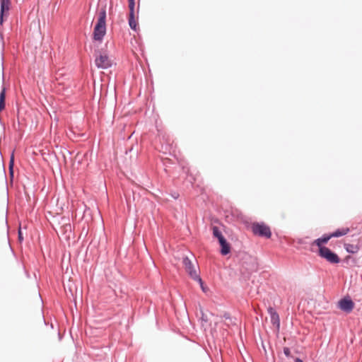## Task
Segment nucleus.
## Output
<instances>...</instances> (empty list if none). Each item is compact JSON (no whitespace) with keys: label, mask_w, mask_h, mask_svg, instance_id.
<instances>
[{"label":"nucleus","mask_w":362,"mask_h":362,"mask_svg":"<svg viewBox=\"0 0 362 362\" xmlns=\"http://www.w3.org/2000/svg\"><path fill=\"white\" fill-rule=\"evenodd\" d=\"M105 18V11H100L93 30V39L95 41H101L106 33Z\"/></svg>","instance_id":"obj_1"},{"label":"nucleus","mask_w":362,"mask_h":362,"mask_svg":"<svg viewBox=\"0 0 362 362\" xmlns=\"http://www.w3.org/2000/svg\"><path fill=\"white\" fill-rule=\"evenodd\" d=\"M182 264L185 266V269H186L187 272L189 274V275L193 279L197 280L199 282L202 290L204 291V288L202 285L203 284L202 280L197 274V271H196L192 261L187 257H185L182 259Z\"/></svg>","instance_id":"obj_2"},{"label":"nucleus","mask_w":362,"mask_h":362,"mask_svg":"<svg viewBox=\"0 0 362 362\" xmlns=\"http://www.w3.org/2000/svg\"><path fill=\"white\" fill-rule=\"evenodd\" d=\"M318 255L320 257L325 259L327 262L332 264H337L340 262L339 256L327 247H320Z\"/></svg>","instance_id":"obj_3"},{"label":"nucleus","mask_w":362,"mask_h":362,"mask_svg":"<svg viewBox=\"0 0 362 362\" xmlns=\"http://www.w3.org/2000/svg\"><path fill=\"white\" fill-rule=\"evenodd\" d=\"M95 63L98 68L107 69L111 66L112 60L105 51H100L95 57Z\"/></svg>","instance_id":"obj_4"},{"label":"nucleus","mask_w":362,"mask_h":362,"mask_svg":"<svg viewBox=\"0 0 362 362\" xmlns=\"http://www.w3.org/2000/svg\"><path fill=\"white\" fill-rule=\"evenodd\" d=\"M252 229L255 235H258L261 237L269 238L272 235L269 227L263 223H254Z\"/></svg>","instance_id":"obj_5"},{"label":"nucleus","mask_w":362,"mask_h":362,"mask_svg":"<svg viewBox=\"0 0 362 362\" xmlns=\"http://www.w3.org/2000/svg\"><path fill=\"white\" fill-rule=\"evenodd\" d=\"M339 308L346 313H350L354 308V303L349 297H344L339 301Z\"/></svg>","instance_id":"obj_6"},{"label":"nucleus","mask_w":362,"mask_h":362,"mask_svg":"<svg viewBox=\"0 0 362 362\" xmlns=\"http://www.w3.org/2000/svg\"><path fill=\"white\" fill-rule=\"evenodd\" d=\"M134 6H135L134 0H129V25L132 30H136V23L134 19Z\"/></svg>","instance_id":"obj_7"},{"label":"nucleus","mask_w":362,"mask_h":362,"mask_svg":"<svg viewBox=\"0 0 362 362\" xmlns=\"http://www.w3.org/2000/svg\"><path fill=\"white\" fill-rule=\"evenodd\" d=\"M1 11H0V23H3V18L5 13H7L11 7V0H0Z\"/></svg>","instance_id":"obj_8"},{"label":"nucleus","mask_w":362,"mask_h":362,"mask_svg":"<svg viewBox=\"0 0 362 362\" xmlns=\"http://www.w3.org/2000/svg\"><path fill=\"white\" fill-rule=\"evenodd\" d=\"M331 235L329 234H324L321 238H319L313 241V245H317L320 250V247H326L323 246V244H326L330 239Z\"/></svg>","instance_id":"obj_9"},{"label":"nucleus","mask_w":362,"mask_h":362,"mask_svg":"<svg viewBox=\"0 0 362 362\" xmlns=\"http://www.w3.org/2000/svg\"><path fill=\"white\" fill-rule=\"evenodd\" d=\"M218 243L221 246V250L220 252L223 255H227L230 252V245L227 242L226 239L224 238L223 239H221L218 241Z\"/></svg>","instance_id":"obj_10"},{"label":"nucleus","mask_w":362,"mask_h":362,"mask_svg":"<svg viewBox=\"0 0 362 362\" xmlns=\"http://www.w3.org/2000/svg\"><path fill=\"white\" fill-rule=\"evenodd\" d=\"M349 232V228H342L336 230L334 232L330 233V235L331 238H339L346 235Z\"/></svg>","instance_id":"obj_11"},{"label":"nucleus","mask_w":362,"mask_h":362,"mask_svg":"<svg viewBox=\"0 0 362 362\" xmlns=\"http://www.w3.org/2000/svg\"><path fill=\"white\" fill-rule=\"evenodd\" d=\"M223 317L227 321L225 322L226 325L230 326V325L235 324L236 319L233 318L229 313H225L223 315Z\"/></svg>","instance_id":"obj_12"},{"label":"nucleus","mask_w":362,"mask_h":362,"mask_svg":"<svg viewBox=\"0 0 362 362\" xmlns=\"http://www.w3.org/2000/svg\"><path fill=\"white\" fill-rule=\"evenodd\" d=\"M213 235L214 238H217L218 241L221 240V238H224V236L223 235L221 231L217 226L213 227Z\"/></svg>","instance_id":"obj_13"},{"label":"nucleus","mask_w":362,"mask_h":362,"mask_svg":"<svg viewBox=\"0 0 362 362\" xmlns=\"http://www.w3.org/2000/svg\"><path fill=\"white\" fill-rule=\"evenodd\" d=\"M270 318H271L272 323L274 325H276L279 327V325H280V320H279V314L277 313H272V316L270 317Z\"/></svg>","instance_id":"obj_14"},{"label":"nucleus","mask_w":362,"mask_h":362,"mask_svg":"<svg viewBox=\"0 0 362 362\" xmlns=\"http://www.w3.org/2000/svg\"><path fill=\"white\" fill-rule=\"evenodd\" d=\"M5 88H4L0 93V111L3 110L5 107Z\"/></svg>","instance_id":"obj_15"},{"label":"nucleus","mask_w":362,"mask_h":362,"mask_svg":"<svg viewBox=\"0 0 362 362\" xmlns=\"http://www.w3.org/2000/svg\"><path fill=\"white\" fill-rule=\"evenodd\" d=\"M346 251L349 253H355L356 252V247L352 245H349L348 247H346Z\"/></svg>","instance_id":"obj_16"},{"label":"nucleus","mask_w":362,"mask_h":362,"mask_svg":"<svg viewBox=\"0 0 362 362\" xmlns=\"http://www.w3.org/2000/svg\"><path fill=\"white\" fill-rule=\"evenodd\" d=\"M284 354L286 356L289 357L291 356V351L290 349L288 347L284 348Z\"/></svg>","instance_id":"obj_17"},{"label":"nucleus","mask_w":362,"mask_h":362,"mask_svg":"<svg viewBox=\"0 0 362 362\" xmlns=\"http://www.w3.org/2000/svg\"><path fill=\"white\" fill-rule=\"evenodd\" d=\"M13 159L11 158V160L9 163V170L11 175H13Z\"/></svg>","instance_id":"obj_18"},{"label":"nucleus","mask_w":362,"mask_h":362,"mask_svg":"<svg viewBox=\"0 0 362 362\" xmlns=\"http://www.w3.org/2000/svg\"><path fill=\"white\" fill-rule=\"evenodd\" d=\"M267 310H268V313H269L270 317L272 316V313H276V310L272 307H269Z\"/></svg>","instance_id":"obj_19"},{"label":"nucleus","mask_w":362,"mask_h":362,"mask_svg":"<svg viewBox=\"0 0 362 362\" xmlns=\"http://www.w3.org/2000/svg\"><path fill=\"white\" fill-rule=\"evenodd\" d=\"M64 228L66 230H71V225L69 223H65V225L64 226Z\"/></svg>","instance_id":"obj_20"},{"label":"nucleus","mask_w":362,"mask_h":362,"mask_svg":"<svg viewBox=\"0 0 362 362\" xmlns=\"http://www.w3.org/2000/svg\"><path fill=\"white\" fill-rule=\"evenodd\" d=\"M202 321L207 322L208 319L206 315H204L203 313H202Z\"/></svg>","instance_id":"obj_21"},{"label":"nucleus","mask_w":362,"mask_h":362,"mask_svg":"<svg viewBox=\"0 0 362 362\" xmlns=\"http://www.w3.org/2000/svg\"><path fill=\"white\" fill-rule=\"evenodd\" d=\"M294 362H303L300 358H296L294 361Z\"/></svg>","instance_id":"obj_22"},{"label":"nucleus","mask_w":362,"mask_h":362,"mask_svg":"<svg viewBox=\"0 0 362 362\" xmlns=\"http://www.w3.org/2000/svg\"><path fill=\"white\" fill-rule=\"evenodd\" d=\"M19 238L21 239L22 238V235H21V231H19Z\"/></svg>","instance_id":"obj_23"}]
</instances>
